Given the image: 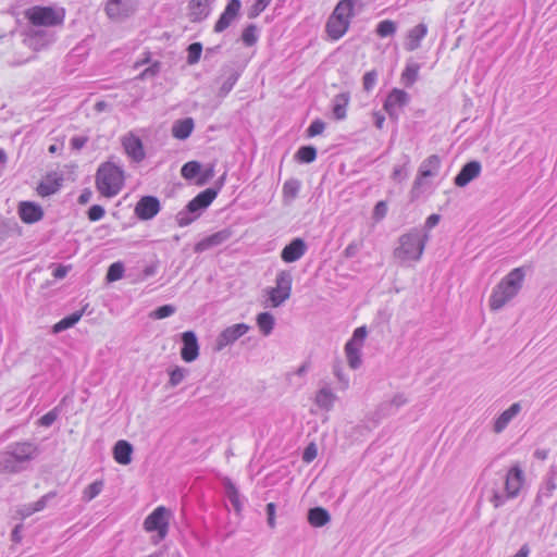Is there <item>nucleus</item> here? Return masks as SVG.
<instances>
[{
  "mask_svg": "<svg viewBox=\"0 0 557 557\" xmlns=\"http://www.w3.org/2000/svg\"><path fill=\"white\" fill-rule=\"evenodd\" d=\"M88 307H89V305L86 304L82 307V309L76 310L73 313L67 314L64 318H62L60 321H58L55 324H53L52 333L59 334V333H62L71 327H73L76 323H78V321L81 320L83 314L87 312Z\"/></svg>",
  "mask_w": 557,
  "mask_h": 557,
  "instance_id": "24",
  "label": "nucleus"
},
{
  "mask_svg": "<svg viewBox=\"0 0 557 557\" xmlns=\"http://www.w3.org/2000/svg\"><path fill=\"white\" fill-rule=\"evenodd\" d=\"M324 128H325L324 122H322L321 120H315L311 123V125L309 126L307 132H308V135L312 137V136L322 134Z\"/></svg>",
  "mask_w": 557,
  "mask_h": 557,
  "instance_id": "61",
  "label": "nucleus"
},
{
  "mask_svg": "<svg viewBox=\"0 0 557 557\" xmlns=\"http://www.w3.org/2000/svg\"><path fill=\"white\" fill-rule=\"evenodd\" d=\"M171 511L164 506H159L149 513L144 521V529L149 533H156V542L162 541L169 533Z\"/></svg>",
  "mask_w": 557,
  "mask_h": 557,
  "instance_id": "7",
  "label": "nucleus"
},
{
  "mask_svg": "<svg viewBox=\"0 0 557 557\" xmlns=\"http://www.w3.org/2000/svg\"><path fill=\"white\" fill-rule=\"evenodd\" d=\"M188 55H187V62L188 64H195L199 61L202 46L199 42H194L188 46Z\"/></svg>",
  "mask_w": 557,
  "mask_h": 557,
  "instance_id": "49",
  "label": "nucleus"
},
{
  "mask_svg": "<svg viewBox=\"0 0 557 557\" xmlns=\"http://www.w3.org/2000/svg\"><path fill=\"white\" fill-rule=\"evenodd\" d=\"M39 454L38 446L33 442L10 443L0 453V473H18L25 469V463L35 459Z\"/></svg>",
  "mask_w": 557,
  "mask_h": 557,
  "instance_id": "2",
  "label": "nucleus"
},
{
  "mask_svg": "<svg viewBox=\"0 0 557 557\" xmlns=\"http://www.w3.org/2000/svg\"><path fill=\"white\" fill-rule=\"evenodd\" d=\"M242 3L240 0H231L223 13L221 14L220 18L214 25V32L222 33L225 30L238 16V13L240 11Z\"/></svg>",
  "mask_w": 557,
  "mask_h": 557,
  "instance_id": "16",
  "label": "nucleus"
},
{
  "mask_svg": "<svg viewBox=\"0 0 557 557\" xmlns=\"http://www.w3.org/2000/svg\"><path fill=\"white\" fill-rule=\"evenodd\" d=\"M122 146L125 153L135 162H140L145 158V150L139 137L128 133L122 137Z\"/></svg>",
  "mask_w": 557,
  "mask_h": 557,
  "instance_id": "15",
  "label": "nucleus"
},
{
  "mask_svg": "<svg viewBox=\"0 0 557 557\" xmlns=\"http://www.w3.org/2000/svg\"><path fill=\"white\" fill-rule=\"evenodd\" d=\"M59 417V406L52 408L51 410H49L47 413H45L39 420H38V424L40 426H45V428H49L51 426L55 420L58 419Z\"/></svg>",
  "mask_w": 557,
  "mask_h": 557,
  "instance_id": "47",
  "label": "nucleus"
},
{
  "mask_svg": "<svg viewBox=\"0 0 557 557\" xmlns=\"http://www.w3.org/2000/svg\"><path fill=\"white\" fill-rule=\"evenodd\" d=\"M397 30V24L391 20L381 21L376 26L377 36L384 38L393 36Z\"/></svg>",
  "mask_w": 557,
  "mask_h": 557,
  "instance_id": "41",
  "label": "nucleus"
},
{
  "mask_svg": "<svg viewBox=\"0 0 557 557\" xmlns=\"http://www.w3.org/2000/svg\"><path fill=\"white\" fill-rule=\"evenodd\" d=\"M271 0H256L250 7L248 16L250 18L257 17L270 4Z\"/></svg>",
  "mask_w": 557,
  "mask_h": 557,
  "instance_id": "51",
  "label": "nucleus"
},
{
  "mask_svg": "<svg viewBox=\"0 0 557 557\" xmlns=\"http://www.w3.org/2000/svg\"><path fill=\"white\" fill-rule=\"evenodd\" d=\"M387 211H388V207H387V202L386 201H379L374 208H373V211H372V220L377 223L380 221H382L386 214H387Z\"/></svg>",
  "mask_w": 557,
  "mask_h": 557,
  "instance_id": "48",
  "label": "nucleus"
},
{
  "mask_svg": "<svg viewBox=\"0 0 557 557\" xmlns=\"http://www.w3.org/2000/svg\"><path fill=\"white\" fill-rule=\"evenodd\" d=\"M297 158L300 162L310 163L317 158V150L312 146H304L297 151Z\"/></svg>",
  "mask_w": 557,
  "mask_h": 557,
  "instance_id": "44",
  "label": "nucleus"
},
{
  "mask_svg": "<svg viewBox=\"0 0 557 557\" xmlns=\"http://www.w3.org/2000/svg\"><path fill=\"white\" fill-rule=\"evenodd\" d=\"M104 482L103 480H96L83 491L82 499L84 502H90L96 498L103 490Z\"/></svg>",
  "mask_w": 557,
  "mask_h": 557,
  "instance_id": "38",
  "label": "nucleus"
},
{
  "mask_svg": "<svg viewBox=\"0 0 557 557\" xmlns=\"http://www.w3.org/2000/svg\"><path fill=\"white\" fill-rule=\"evenodd\" d=\"M300 182L296 178L287 180L283 185V199L285 202H292L299 193Z\"/></svg>",
  "mask_w": 557,
  "mask_h": 557,
  "instance_id": "35",
  "label": "nucleus"
},
{
  "mask_svg": "<svg viewBox=\"0 0 557 557\" xmlns=\"http://www.w3.org/2000/svg\"><path fill=\"white\" fill-rule=\"evenodd\" d=\"M35 512H38L36 506L34 503H29V504H25L20 510H18V515L25 519L27 517H30L32 515H34Z\"/></svg>",
  "mask_w": 557,
  "mask_h": 557,
  "instance_id": "63",
  "label": "nucleus"
},
{
  "mask_svg": "<svg viewBox=\"0 0 557 557\" xmlns=\"http://www.w3.org/2000/svg\"><path fill=\"white\" fill-rule=\"evenodd\" d=\"M409 101V96L401 89L394 88L384 102V109L392 119H397L398 109L405 107Z\"/></svg>",
  "mask_w": 557,
  "mask_h": 557,
  "instance_id": "13",
  "label": "nucleus"
},
{
  "mask_svg": "<svg viewBox=\"0 0 557 557\" xmlns=\"http://www.w3.org/2000/svg\"><path fill=\"white\" fill-rule=\"evenodd\" d=\"M265 513L268 525L271 529L275 528L276 505L274 503H268L265 506Z\"/></svg>",
  "mask_w": 557,
  "mask_h": 557,
  "instance_id": "60",
  "label": "nucleus"
},
{
  "mask_svg": "<svg viewBox=\"0 0 557 557\" xmlns=\"http://www.w3.org/2000/svg\"><path fill=\"white\" fill-rule=\"evenodd\" d=\"M262 293L265 297L264 307L277 308L290 297L292 281H276V286L267 287Z\"/></svg>",
  "mask_w": 557,
  "mask_h": 557,
  "instance_id": "9",
  "label": "nucleus"
},
{
  "mask_svg": "<svg viewBox=\"0 0 557 557\" xmlns=\"http://www.w3.org/2000/svg\"><path fill=\"white\" fill-rule=\"evenodd\" d=\"M318 455V447L314 443L308 444L302 451V461L306 463L312 462Z\"/></svg>",
  "mask_w": 557,
  "mask_h": 557,
  "instance_id": "52",
  "label": "nucleus"
},
{
  "mask_svg": "<svg viewBox=\"0 0 557 557\" xmlns=\"http://www.w3.org/2000/svg\"><path fill=\"white\" fill-rule=\"evenodd\" d=\"M212 0H190L188 4L189 18L193 22L205 20L210 13Z\"/></svg>",
  "mask_w": 557,
  "mask_h": 557,
  "instance_id": "25",
  "label": "nucleus"
},
{
  "mask_svg": "<svg viewBox=\"0 0 557 557\" xmlns=\"http://www.w3.org/2000/svg\"><path fill=\"white\" fill-rule=\"evenodd\" d=\"M521 411L520 403H513L508 409L503 411L495 420L493 431L495 433H502L508 424L515 419Z\"/></svg>",
  "mask_w": 557,
  "mask_h": 557,
  "instance_id": "20",
  "label": "nucleus"
},
{
  "mask_svg": "<svg viewBox=\"0 0 557 557\" xmlns=\"http://www.w3.org/2000/svg\"><path fill=\"white\" fill-rule=\"evenodd\" d=\"M349 94H338L333 99V115L336 120H344L346 117L347 107L349 104Z\"/></svg>",
  "mask_w": 557,
  "mask_h": 557,
  "instance_id": "34",
  "label": "nucleus"
},
{
  "mask_svg": "<svg viewBox=\"0 0 557 557\" xmlns=\"http://www.w3.org/2000/svg\"><path fill=\"white\" fill-rule=\"evenodd\" d=\"M136 10L133 0H108L106 13L113 21H123L131 16Z\"/></svg>",
  "mask_w": 557,
  "mask_h": 557,
  "instance_id": "11",
  "label": "nucleus"
},
{
  "mask_svg": "<svg viewBox=\"0 0 557 557\" xmlns=\"http://www.w3.org/2000/svg\"><path fill=\"white\" fill-rule=\"evenodd\" d=\"M368 330L366 325L359 326L354 330L351 337L347 342H352L356 345L363 347L364 339L367 337Z\"/></svg>",
  "mask_w": 557,
  "mask_h": 557,
  "instance_id": "50",
  "label": "nucleus"
},
{
  "mask_svg": "<svg viewBox=\"0 0 557 557\" xmlns=\"http://www.w3.org/2000/svg\"><path fill=\"white\" fill-rule=\"evenodd\" d=\"M534 275L533 265L531 263L513 269L507 278H523L525 276Z\"/></svg>",
  "mask_w": 557,
  "mask_h": 557,
  "instance_id": "46",
  "label": "nucleus"
},
{
  "mask_svg": "<svg viewBox=\"0 0 557 557\" xmlns=\"http://www.w3.org/2000/svg\"><path fill=\"white\" fill-rule=\"evenodd\" d=\"M124 185L123 170L112 162L102 163L96 174V187L107 198L116 196Z\"/></svg>",
  "mask_w": 557,
  "mask_h": 557,
  "instance_id": "4",
  "label": "nucleus"
},
{
  "mask_svg": "<svg viewBox=\"0 0 557 557\" xmlns=\"http://www.w3.org/2000/svg\"><path fill=\"white\" fill-rule=\"evenodd\" d=\"M25 17L35 26L52 27L63 24L65 11L62 8L35 5L25 11Z\"/></svg>",
  "mask_w": 557,
  "mask_h": 557,
  "instance_id": "6",
  "label": "nucleus"
},
{
  "mask_svg": "<svg viewBox=\"0 0 557 557\" xmlns=\"http://www.w3.org/2000/svg\"><path fill=\"white\" fill-rule=\"evenodd\" d=\"M556 483L553 482L552 479H547L545 476L543 483L541 484L539 491L546 497H550L554 493V491L556 490Z\"/></svg>",
  "mask_w": 557,
  "mask_h": 557,
  "instance_id": "55",
  "label": "nucleus"
},
{
  "mask_svg": "<svg viewBox=\"0 0 557 557\" xmlns=\"http://www.w3.org/2000/svg\"><path fill=\"white\" fill-rule=\"evenodd\" d=\"M525 476L520 465H513L505 474H499L487 488L488 502L494 508H500L509 499L519 496L524 484Z\"/></svg>",
  "mask_w": 557,
  "mask_h": 557,
  "instance_id": "1",
  "label": "nucleus"
},
{
  "mask_svg": "<svg viewBox=\"0 0 557 557\" xmlns=\"http://www.w3.org/2000/svg\"><path fill=\"white\" fill-rule=\"evenodd\" d=\"M236 81H237V76L236 75H231L223 84L222 86L220 87L219 89V92L218 95L220 97H225L234 87V85L236 84Z\"/></svg>",
  "mask_w": 557,
  "mask_h": 557,
  "instance_id": "57",
  "label": "nucleus"
},
{
  "mask_svg": "<svg viewBox=\"0 0 557 557\" xmlns=\"http://www.w3.org/2000/svg\"><path fill=\"white\" fill-rule=\"evenodd\" d=\"M214 189L208 188L197 195L191 201L188 202V212L199 215L200 211L206 209L216 197Z\"/></svg>",
  "mask_w": 557,
  "mask_h": 557,
  "instance_id": "18",
  "label": "nucleus"
},
{
  "mask_svg": "<svg viewBox=\"0 0 557 557\" xmlns=\"http://www.w3.org/2000/svg\"><path fill=\"white\" fill-rule=\"evenodd\" d=\"M133 451V445L128 441L119 440L113 446L112 454L117 463L127 466L132 462Z\"/></svg>",
  "mask_w": 557,
  "mask_h": 557,
  "instance_id": "22",
  "label": "nucleus"
},
{
  "mask_svg": "<svg viewBox=\"0 0 557 557\" xmlns=\"http://www.w3.org/2000/svg\"><path fill=\"white\" fill-rule=\"evenodd\" d=\"M441 159L436 154H432L426 158L419 168V174L426 180L429 177L436 176L440 172Z\"/></svg>",
  "mask_w": 557,
  "mask_h": 557,
  "instance_id": "32",
  "label": "nucleus"
},
{
  "mask_svg": "<svg viewBox=\"0 0 557 557\" xmlns=\"http://www.w3.org/2000/svg\"><path fill=\"white\" fill-rule=\"evenodd\" d=\"M23 530H24V524H23V523H17V524L13 528V530H12V532H11V535H10L11 541H12L13 543H16V544H17V543H21V542H22V532H23Z\"/></svg>",
  "mask_w": 557,
  "mask_h": 557,
  "instance_id": "64",
  "label": "nucleus"
},
{
  "mask_svg": "<svg viewBox=\"0 0 557 557\" xmlns=\"http://www.w3.org/2000/svg\"><path fill=\"white\" fill-rule=\"evenodd\" d=\"M201 165L197 161L185 163L181 170V174L186 180H191L200 173Z\"/></svg>",
  "mask_w": 557,
  "mask_h": 557,
  "instance_id": "43",
  "label": "nucleus"
},
{
  "mask_svg": "<svg viewBox=\"0 0 557 557\" xmlns=\"http://www.w3.org/2000/svg\"><path fill=\"white\" fill-rule=\"evenodd\" d=\"M407 398L404 394H396L386 406L394 407L396 410L407 404Z\"/></svg>",
  "mask_w": 557,
  "mask_h": 557,
  "instance_id": "62",
  "label": "nucleus"
},
{
  "mask_svg": "<svg viewBox=\"0 0 557 557\" xmlns=\"http://www.w3.org/2000/svg\"><path fill=\"white\" fill-rule=\"evenodd\" d=\"M428 239V232L419 228L403 234L394 249V259L401 265L410 267L421 259Z\"/></svg>",
  "mask_w": 557,
  "mask_h": 557,
  "instance_id": "3",
  "label": "nucleus"
},
{
  "mask_svg": "<svg viewBox=\"0 0 557 557\" xmlns=\"http://www.w3.org/2000/svg\"><path fill=\"white\" fill-rule=\"evenodd\" d=\"M481 173V163L471 161L465 164L458 175L455 177V184L458 187L467 186L471 181L476 178Z\"/></svg>",
  "mask_w": 557,
  "mask_h": 557,
  "instance_id": "19",
  "label": "nucleus"
},
{
  "mask_svg": "<svg viewBox=\"0 0 557 557\" xmlns=\"http://www.w3.org/2000/svg\"><path fill=\"white\" fill-rule=\"evenodd\" d=\"M377 74L375 71L367 72L363 75L362 84L366 91H370L376 83Z\"/></svg>",
  "mask_w": 557,
  "mask_h": 557,
  "instance_id": "56",
  "label": "nucleus"
},
{
  "mask_svg": "<svg viewBox=\"0 0 557 557\" xmlns=\"http://www.w3.org/2000/svg\"><path fill=\"white\" fill-rule=\"evenodd\" d=\"M189 373V370L180 366H175L173 368L168 369L169 374V386L175 387L180 385L186 375Z\"/></svg>",
  "mask_w": 557,
  "mask_h": 557,
  "instance_id": "36",
  "label": "nucleus"
},
{
  "mask_svg": "<svg viewBox=\"0 0 557 557\" xmlns=\"http://www.w3.org/2000/svg\"><path fill=\"white\" fill-rule=\"evenodd\" d=\"M306 248L307 246L304 239L295 238L284 247L281 257L285 262H294L304 256Z\"/></svg>",
  "mask_w": 557,
  "mask_h": 557,
  "instance_id": "21",
  "label": "nucleus"
},
{
  "mask_svg": "<svg viewBox=\"0 0 557 557\" xmlns=\"http://www.w3.org/2000/svg\"><path fill=\"white\" fill-rule=\"evenodd\" d=\"M357 0H341L326 22V33L333 40L342 38L349 28Z\"/></svg>",
  "mask_w": 557,
  "mask_h": 557,
  "instance_id": "5",
  "label": "nucleus"
},
{
  "mask_svg": "<svg viewBox=\"0 0 557 557\" xmlns=\"http://www.w3.org/2000/svg\"><path fill=\"white\" fill-rule=\"evenodd\" d=\"M160 210V202L156 197L145 196L135 207V214L140 220L152 219Z\"/></svg>",
  "mask_w": 557,
  "mask_h": 557,
  "instance_id": "17",
  "label": "nucleus"
},
{
  "mask_svg": "<svg viewBox=\"0 0 557 557\" xmlns=\"http://www.w3.org/2000/svg\"><path fill=\"white\" fill-rule=\"evenodd\" d=\"M256 323L263 336L272 334L275 326V318L269 311H263L257 314Z\"/></svg>",
  "mask_w": 557,
  "mask_h": 557,
  "instance_id": "33",
  "label": "nucleus"
},
{
  "mask_svg": "<svg viewBox=\"0 0 557 557\" xmlns=\"http://www.w3.org/2000/svg\"><path fill=\"white\" fill-rule=\"evenodd\" d=\"M104 209L99 205H94L88 210V219L92 222L99 221L104 216Z\"/></svg>",
  "mask_w": 557,
  "mask_h": 557,
  "instance_id": "59",
  "label": "nucleus"
},
{
  "mask_svg": "<svg viewBox=\"0 0 557 557\" xmlns=\"http://www.w3.org/2000/svg\"><path fill=\"white\" fill-rule=\"evenodd\" d=\"M257 26L253 24L248 25L242 34V39L246 46H252L257 42L258 35H257Z\"/></svg>",
  "mask_w": 557,
  "mask_h": 557,
  "instance_id": "45",
  "label": "nucleus"
},
{
  "mask_svg": "<svg viewBox=\"0 0 557 557\" xmlns=\"http://www.w3.org/2000/svg\"><path fill=\"white\" fill-rule=\"evenodd\" d=\"M232 235V232L227 228H224L222 231H219L203 239H201L195 247L196 251H205L208 249H211L213 247H216L224 242H226Z\"/></svg>",
  "mask_w": 557,
  "mask_h": 557,
  "instance_id": "23",
  "label": "nucleus"
},
{
  "mask_svg": "<svg viewBox=\"0 0 557 557\" xmlns=\"http://www.w3.org/2000/svg\"><path fill=\"white\" fill-rule=\"evenodd\" d=\"M18 213L22 221L25 223H35L39 221L44 214L40 206L28 201L20 203Z\"/></svg>",
  "mask_w": 557,
  "mask_h": 557,
  "instance_id": "27",
  "label": "nucleus"
},
{
  "mask_svg": "<svg viewBox=\"0 0 557 557\" xmlns=\"http://www.w3.org/2000/svg\"><path fill=\"white\" fill-rule=\"evenodd\" d=\"M221 484L224 490V494L232 504L234 511L237 516H240L244 510V497L239 493V490L235 483L228 478L224 476L221 480Z\"/></svg>",
  "mask_w": 557,
  "mask_h": 557,
  "instance_id": "14",
  "label": "nucleus"
},
{
  "mask_svg": "<svg viewBox=\"0 0 557 557\" xmlns=\"http://www.w3.org/2000/svg\"><path fill=\"white\" fill-rule=\"evenodd\" d=\"M336 399L337 397L333 391L325 386L317 392L314 401L319 408L330 411L333 408Z\"/></svg>",
  "mask_w": 557,
  "mask_h": 557,
  "instance_id": "31",
  "label": "nucleus"
},
{
  "mask_svg": "<svg viewBox=\"0 0 557 557\" xmlns=\"http://www.w3.org/2000/svg\"><path fill=\"white\" fill-rule=\"evenodd\" d=\"M428 186V180L419 174L414 180L412 188L410 190L411 200L418 199L425 191Z\"/></svg>",
  "mask_w": 557,
  "mask_h": 557,
  "instance_id": "42",
  "label": "nucleus"
},
{
  "mask_svg": "<svg viewBox=\"0 0 557 557\" xmlns=\"http://www.w3.org/2000/svg\"><path fill=\"white\" fill-rule=\"evenodd\" d=\"M123 274L124 264L119 261L110 265L106 278H122Z\"/></svg>",
  "mask_w": 557,
  "mask_h": 557,
  "instance_id": "53",
  "label": "nucleus"
},
{
  "mask_svg": "<svg viewBox=\"0 0 557 557\" xmlns=\"http://www.w3.org/2000/svg\"><path fill=\"white\" fill-rule=\"evenodd\" d=\"M428 33V26L423 23L416 25L411 28L405 41V47L408 51H414L420 47L421 40L425 37Z\"/></svg>",
  "mask_w": 557,
  "mask_h": 557,
  "instance_id": "26",
  "label": "nucleus"
},
{
  "mask_svg": "<svg viewBox=\"0 0 557 557\" xmlns=\"http://www.w3.org/2000/svg\"><path fill=\"white\" fill-rule=\"evenodd\" d=\"M420 66L417 63H408L401 73V82L406 86H412L418 78Z\"/></svg>",
  "mask_w": 557,
  "mask_h": 557,
  "instance_id": "39",
  "label": "nucleus"
},
{
  "mask_svg": "<svg viewBox=\"0 0 557 557\" xmlns=\"http://www.w3.org/2000/svg\"><path fill=\"white\" fill-rule=\"evenodd\" d=\"M60 188V183L58 180L51 178V176H47L37 187V193L42 196H49L58 191Z\"/></svg>",
  "mask_w": 557,
  "mask_h": 557,
  "instance_id": "37",
  "label": "nucleus"
},
{
  "mask_svg": "<svg viewBox=\"0 0 557 557\" xmlns=\"http://www.w3.org/2000/svg\"><path fill=\"white\" fill-rule=\"evenodd\" d=\"M523 281H499L490 297V308L493 311L500 310L522 288Z\"/></svg>",
  "mask_w": 557,
  "mask_h": 557,
  "instance_id": "8",
  "label": "nucleus"
},
{
  "mask_svg": "<svg viewBox=\"0 0 557 557\" xmlns=\"http://www.w3.org/2000/svg\"><path fill=\"white\" fill-rule=\"evenodd\" d=\"M307 519L311 527L322 528L331 521V515L324 507L315 506L308 510Z\"/></svg>",
  "mask_w": 557,
  "mask_h": 557,
  "instance_id": "28",
  "label": "nucleus"
},
{
  "mask_svg": "<svg viewBox=\"0 0 557 557\" xmlns=\"http://www.w3.org/2000/svg\"><path fill=\"white\" fill-rule=\"evenodd\" d=\"M58 495L57 491H50L47 494L42 495L38 500L34 502L38 511L44 510L48 504L55 498Z\"/></svg>",
  "mask_w": 557,
  "mask_h": 557,
  "instance_id": "54",
  "label": "nucleus"
},
{
  "mask_svg": "<svg viewBox=\"0 0 557 557\" xmlns=\"http://www.w3.org/2000/svg\"><path fill=\"white\" fill-rule=\"evenodd\" d=\"M181 358L185 362H193L199 356V343L198 337L194 331H185L181 334Z\"/></svg>",
  "mask_w": 557,
  "mask_h": 557,
  "instance_id": "12",
  "label": "nucleus"
},
{
  "mask_svg": "<svg viewBox=\"0 0 557 557\" xmlns=\"http://www.w3.org/2000/svg\"><path fill=\"white\" fill-rule=\"evenodd\" d=\"M175 312H176V307L174 305H170V304L162 305V306H159L156 309H153L149 313V318H151L153 320H162V319L173 315Z\"/></svg>",
  "mask_w": 557,
  "mask_h": 557,
  "instance_id": "40",
  "label": "nucleus"
},
{
  "mask_svg": "<svg viewBox=\"0 0 557 557\" xmlns=\"http://www.w3.org/2000/svg\"><path fill=\"white\" fill-rule=\"evenodd\" d=\"M194 120L191 117H186L183 120H178L174 122L172 126V135L176 139L184 140L188 138L194 129Z\"/></svg>",
  "mask_w": 557,
  "mask_h": 557,
  "instance_id": "30",
  "label": "nucleus"
},
{
  "mask_svg": "<svg viewBox=\"0 0 557 557\" xmlns=\"http://www.w3.org/2000/svg\"><path fill=\"white\" fill-rule=\"evenodd\" d=\"M197 214H193L188 212V209L186 211L178 212L176 215V221L180 226H186L190 224L195 219H197Z\"/></svg>",
  "mask_w": 557,
  "mask_h": 557,
  "instance_id": "58",
  "label": "nucleus"
},
{
  "mask_svg": "<svg viewBox=\"0 0 557 557\" xmlns=\"http://www.w3.org/2000/svg\"><path fill=\"white\" fill-rule=\"evenodd\" d=\"M361 349L362 346L356 345L352 342H346L345 344L344 350L347 363L352 370L359 369L362 363Z\"/></svg>",
  "mask_w": 557,
  "mask_h": 557,
  "instance_id": "29",
  "label": "nucleus"
},
{
  "mask_svg": "<svg viewBox=\"0 0 557 557\" xmlns=\"http://www.w3.org/2000/svg\"><path fill=\"white\" fill-rule=\"evenodd\" d=\"M249 330L250 326L244 322L225 327L216 336L214 351H222L225 347L234 344L237 339L244 336Z\"/></svg>",
  "mask_w": 557,
  "mask_h": 557,
  "instance_id": "10",
  "label": "nucleus"
}]
</instances>
